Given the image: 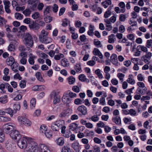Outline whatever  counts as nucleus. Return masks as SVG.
I'll return each mask as SVG.
<instances>
[{
  "label": "nucleus",
  "instance_id": "obj_5",
  "mask_svg": "<svg viewBox=\"0 0 152 152\" xmlns=\"http://www.w3.org/2000/svg\"><path fill=\"white\" fill-rule=\"evenodd\" d=\"M27 55L26 52H20L19 55V57L20 58V62L21 64L25 65L27 63L26 58Z\"/></svg>",
  "mask_w": 152,
  "mask_h": 152
},
{
  "label": "nucleus",
  "instance_id": "obj_14",
  "mask_svg": "<svg viewBox=\"0 0 152 152\" xmlns=\"http://www.w3.org/2000/svg\"><path fill=\"white\" fill-rule=\"evenodd\" d=\"M29 26L31 29L37 30L39 28V25L34 21H31L29 25Z\"/></svg>",
  "mask_w": 152,
  "mask_h": 152
},
{
  "label": "nucleus",
  "instance_id": "obj_9",
  "mask_svg": "<svg viewBox=\"0 0 152 152\" xmlns=\"http://www.w3.org/2000/svg\"><path fill=\"white\" fill-rule=\"evenodd\" d=\"M38 147L39 152H50L48 147L44 144H40L38 145Z\"/></svg>",
  "mask_w": 152,
  "mask_h": 152
},
{
  "label": "nucleus",
  "instance_id": "obj_45",
  "mask_svg": "<svg viewBox=\"0 0 152 152\" xmlns=\"http://www.w3.org/2000/svg\"><path fill=\"white\" fill-rule=\"evenodd\" d=\"M94 44L98 48L101 47L102 46V45L101 44V42L99 41L94 39Z\"/></svg>",
  "mask_w": 152,
  "mask_h": 152
},
{
  "label": "nucleus",
  "instance_id": "obj_10",
  "mask_svg": "<svg viewBox=\"0 0 152 152\" xmlns=\"http://www.w3.org/2000/svg\"><path fill=\"white\" fill-rule=\"evenodd\" d=\"M3 3L4 5L5 12L7 13H10L11 11L9 8L10 6V2L8 1L4 0L3 1Z\"/></svg>",
  "mask_w": 152,
  "mask_h": 152
},
{
  "label": "nucleus",
  "instance_id": "obj_28",
  "mask_svg": "<svg viewBox=\"0 0 152 152\" xmlns=\"http://www.w3.org/2000/svg\"><path fill=\"white\" fill-rule=\"evenodd\" d=\"M112 4L111 1L110 0H106L104 1L102 3V4L103 5L104 7L105 8H107L108 6L111 5Z\"/></svg>",
  "mask_w": 152,
  "mask_h": 152
},
{
  "label": "nucleus",
  "instance_id": "obj_56",
  "mask_svg": "<svg viewBox=\"0 0 152 152\" xmlns=\"http://www.w3.org/2000/svg\"><path fill=\"white\" fill-rule=\"evenodd\" d=\"M124 75L121 73H118L117 75V76L119 78L120 80L121 81V82L124 81L123 78L124 77Z\"/></svg>",
  "mask_w": 152,
  "mask_h": 152
},
{
  "label": "nucleus",
  "instance_id": "obj_63",
  "mask_svg": "<svg viewBox=\"0 0 152 152\" xmlns=\"http://www.w3.org/2000/svg\"><path fill=\"white\" fill-rule=\"evenodd\" d=\"M26 118L22 117V116H19L18 117V121L21 124H23L24 120H25Z\"/></svg>",
  "mask_w": 152,
  "mask_h": 152
},
{
  "label": "nucleus",
  "instance_id": "obj_8",
  "mask_svg": "<svg viewBox=\"0 0 152 152\" xmlns=\"http://www.w3.org/2000/svg\"><path fill=\"white\" fill-rule=\"evenodd\" d=\"M77 111L81 113L83 115H86L87 113V107L84 105L79 106L77 109Z\"/></svg>",
  "mask_w": 152,
  "mask_h": 152
},
{
  "label": "nucleus",
  "instance_id": "obj_1",
  "mask_svg": "<svg viewBox=\"0 0 152 152\" xmlns=\"http://www.w3.org/2000/svg\"><path fill=\"white\" fill-rule=\"evenodd\" d=\"M28 143L24 149V152H39L37 143L32 139L28 140Z\"/></svg>",
  "mask_w": 152,
  "mask_h": 152
},
{
  "label": "nucleus",
  "instance_id": "obj_26",
  "mask_svg": "<svg viewBox=\"0 0 152 152\" xmlns=\"http://www.w3.org/2000/svg\"><path fill=\"white\" fill-rule=\"evenodd\" d=\"M118 5L121 8V12L124 13L125 11V5L124 3L123 2H121L118 4Z\"/></svg>",
  "mask_w": 152,
  "mask_h": 152
},
{
  "label": "nucleus",
  "instance_id": "obj_50",
  "mask_svg": "<svg viewBox=\"0 0 152 152\" xmlns=\"http://www.w3.org/2000/svg\"><path fill=\"white\" fill-rule=\"evenodd\" d=\"M89 120L91 119L92 121L96 122L98 121L99 118L97 115H94L89 118Z\"/></svg>",
  "mask_w": 152,
  "mask_h": 152
},
{
  "label": "nucleus",
  "instance_id": "obj_47",
  "mask_svg": "<svg viewBox=\"0 0 152 152\" xmlns=\"http://www.w3.org/2000/svg\"><path fill=\"white\" fill-rule=\"evenodd\" d=\"M18 64L17 62H15V64L12 65L11 66V67L12 69L15 72H16L18 71L16 68L18 67Z\"/></svg>",
  "mask_w": 152,
  "mask_h": 152
},
{
  "label": "nucleus",
  "instance_id": "obj_12",
  "mask_svg": "<svg viewBox=\"0 0 152 152\" xmlns=\"http://www.w3.org/2000/svg\"><path fill=\"white\" fill-rule=\"evenodd\" d=\"M70 115L69 110H65L63 111L59 114V117L61 118H66Z\"/></svg>",
  "mask_w": 152,
  "mask_h": 152
},
{
  "label": "nucleus",
  "instance_id": "obj_53",
  "mask_svg": "<svg viewBox=\"0 0 152 152\" xmlns=\"http://www.w3.org/2000/svg\"><path fill=\"white\" fill-rule=\"evenodd\" d=\"M40 17V14L38 12H35L32 15V17L34 19H37Z\"/></svg>",
  "mask_w": 152,
  "mask_h": 152
},
{
  "label": "nucleus",
  "instance_id": "obj_7",
  "mask_svg": "<svg viewBox=\"0 0 152 152\" xmlns=\"http://www.w3.org/2000/svg\"><path fill=\"white\" fill-rule=\"evenodd\" d=\"M10 135L12 139L15 140L19 139L21 136L19 132L15 128L10 133Z\"/></svg>",
  "mask_w": 152,
  "mask_h": 152
},
{
  "label": "nucleus",
  "instance_id": "obj_59",
  "mask_svg": "<svg viewBox=\"0 0 152 152\" xmlns=\"http://www.w3.org/2000/svg\"><path fill=\"white\" fill-rule=\"evenodd\" d=\"M19 85L21 88H24L26 86V81L24 80H21L20 83Z\"/></svg>",
  "mask_w": 152,
  "mask_h": 152
},
{
  "label": "nucleus",
  "instance_id": "obj_11",
  "mask_svg": "<svg viewBox=\"0 0 152 152\" xmlns=\"http://www.w3.org/2000/svg\"><path fill=\"white\" fill-rule=\"evenodd\" d=\"M62 100L64 104H68L71 102L72 99L69 97L68 94H66L63 96Z\"/></svg>",
  "mask_w": 152,
  "mask_h": 152
},
{
  "label": "nucleus",
  "instance_id": "obj_25",
  "mask_svg": "<svg viewBox=\"0 0 152 152\" xmlns=\"http://www.w3.org/2000/svg\"><path fill=\"white\" fill-rule=\"evenodd\" d=\"M113 121L115 122L116 124L119 125L121 123L120 117L118 116H115L113 118Z\"/></svg>",
  "mask_w": 152,
  "mask_h": 152
},
{
  "label": "nucleus",
  "instance_id": "obj_3",
  "mask_svg": "<svg viewBox=\"0 0 152 152\" xmlns=\"http://www.w3.org/2000/svg\"><path fill=\"white\" fill-rule=\"evenodd\" d=\"M24 43L27 47H31L34 44L31 35L28 33L25 34Z\"/></svg>",
  "mask_w": 152,
  "mask_h": 152
},
{
  "label": "nucleus",
  "instance_id": "obj_27",
  "mask_svg": "<svg viewBox=\"0 0 152 152\" xmlns=\"http://www.w3.org/2000/svg\"><path fill=\"white\" fill-rule=\"evenodd\" d=\"M4 110L6 113L9 114L11 117L13 115V113H16V111H13L12 109L10 108L5 109Z\"/></svg>",
  "mask_w": 152,
  "mask_h": 152
},
{
  "label": "nucleus",
  "instance_id": "obj_29",
  "mask_svg": "<svg viewBox=\"0 0 152 152\" xmlns=\"http://www.w3.org/2000/svg\"><path fill=\"white\" fill-rule=\"evenodd\" d=\"M35 76L37 78L39 81L41 82H43L44 81V80L42 77L41 73L40 72H36L35 74Z\"/></svg>",
  "mask_w": 152,
  "mask_h": 152
},
{
  "label": "nucleus",
  "instance_id": "obj_30",
  "mask_svg": "<svg viewBox=\"0 0 152 152\" xmlns=\"http://www.w3.org/2000/svg\"><path fill=\"white\" fill-rule=\"evenodd\" d=\"M115 35L113 34H112L108 37V42L109 43H113L115 41Z\"/></svg>",
  "mask_w": 152,
  "mask_h": 152
},
{
  "label": "nucleus",
  "instance_id": "obj_6",
  "mask_svg": "<svg viewBox=\"0 0 152 152\" xmlns=\"http://www.w3.org/2000/svg\"><path fill=\"white\" fill-rule=\"evenodd\" d=\"M15 128V126L13 124H8L4 125L3 126L4 130L7 134H8L10 132H11Z\"/></svg>",
  "mask_w": 152,
  "mask_h": 152
},
{
  "label": "nucleus",
  "instance_id": "obj_20",
  "mask_svg": "<svg viewBox=\"0 0 152 152\" xmlns=\"http://www.w3.org/2000/svg\"><path fill=\"white\" fill-rule=\"evenodd\" d=\"M53 96V102L54 104H56L60 100L59 96L58 94L56 93H55L54 94L51 95V98H52V96Z\"/></svg>",
  "mask_w": 152,
  "mask_h": 152
},
{
  "label": "nucleus",
  "instance_id": "obj_57",
  "mask_svg": "<svg viewBox=\"0 0 152 152\" xmlns=\"http://www.w3.org/2000/svg\"><path fill=\"white\" fill-rule=\"evenodd\" d=\"M7 21L4 18L0 16V26H2L4 24H5Z\"/></svg>",
  "mask_w": 152,
  "mask_h": 152
},
{
  "label": "nucleus",
  "instance_id": "obj_60",
  "mask_svg": "<svg viewBox=\"0 0 152 152\" xmlns=\"http://www.w3.org/2000/svg\"><path fill=\"white\" fill-rule=\"evenodd\" d=\"M145 55L143 56V58L146 57V58L150 59L152 56V53L150 52H146Z\"/></svg>",
  "mask_w": 152,
  "mask_h": 152
},
{
  "label": "nucleus",
  "instance_id": "obj_34",
  "mask_svg": "<svg viewBox=\"0 0 152 152\" xmlns=\"http://www.w3.org/2000/svg\"><path fill=\"white\" fill-rule=\"evenodd\" d=\"M127 82L130 84H134L135 83V81L133 79V76L132 75H129V78L127 80Z\"/></svg>",
  "mask_w": 152,
  "mask_h": 152
},
{
  "label": "nucleus",
  "instance_id": "obj_23",
  "mask_svg": "<svg viewBox=\"0 0 152 152\" xmlns=\"http://www.w3.org/2000/svg\"><path fill=\"white\" fill-rule=\"evenodd\" d=\"M147 90V88H145V89L144 88H138L136 90V93L137 94L143 95L145 93Z\"/></svg>",
  "mask_w": 152,
  "mask_h": 152
},
{
  "label": "nucleus",
  "instance_id": "obj_22",
  "mask_svg": "<svg viewBox=\"0 0 152 152\" xmlns=\"http://www.w3.org/2000/svg\"><path fill=\"white\" fill-rule=\"evenodd\" d=\"M56 142L58 145L62 146L64 144V139L63 137H60L56 140Z\"/></svg>",
  "mask_w": 152,
  "mask_h": 152
},
{
  "label": "nucleus",
  "instance_id": "obj_54",
  "mask_svg": "<svg viewBox=\"0 0 152 152\" xmlns=\"http://www.w3.org/2000/svg\"><path fill=\"white\" fill-rule=\"evenodd\" d=\"M13 107L14 109L13 111H16V110H19L20 109V106L18 103L15 104L13 105Z\"/></svg>",
  "mask_w": 152,
  "mask_h": 152
},
{
  "label": "nucleus",
  "instance_id": "obj_49",
  "mask_svg": "<svg viewBox=\"0 0 152 152\" xmlns=\"http://www.w3.org/2000/svg\"><path fill=\"white\" fill-rule=\"evenodd\" d=\"M23 13L26 16H29L31 13L30 10L29 9H26L23 12Z\"/></svg>",
  "mask_w": 152,
  "mask_h": 152
},
{
  "label": "nucleus",
  "instance_id": "obj_40",
  "mask_svg": "<svg viewBox=\"0 0 152 152\" xmlns=\"http://www.w3.org/2000/svg\"><path fill=\"white\" fill-rule=\"evenodd\" d=\"M46 137L48 138L52 137V131L50 130H47L45 133Z\"/></svg>",
  "mask_w": 152,
  "mask_h": 152
},
{
  "label": "nucleus",
  "instance_id": "obj_55",
  "mask_svg": "<svg viewBox=\"0 0 152 152\" xmlns=\"http://www.w3.org/2000/svg\"><path fill=\"white\" fill-rule=\"evenodd\" d=\"M51 8H52V10L54 12L56 13L58 11V7L56 4H54Z\"/></svg>",
  "mask_w": 152,
  "mask_h": 152
},
{
  "label": "nucleus",
  "instance_id": "obj_44",
  "mask_svg": "<svg viewBox=\"0 0 152 152\" xmlns=\"http://www.w3.org/2000/svg\"><path fill=\"white\" fill-rule=\"evenodd\" d=\"M10 120V118L8 117L0 116V121H8Z\"/></svg>",
  "mask_w": 152,
  "mask_h": 152
},
{
  "label": "nucleus",
  "instance_id": "obj_13",
  "mask_svg": "<svg viewBox=\"0 0 152 152\" xmlns=\"http://www.w3.org/2000/svg\"><path fill=\"white\" fill-rule=\"evenodd\" d=\"M12 144L11 142H7L6 143V147L7 149L11 152H13L15 149L14 146L12 145Z\"/></svg>",
  "mask_w": 152,
  "mask_h": 152
},
{
  "label": "nucleus",
  "instance_id": "obj_51",
  "mask_svg": "<svg viewBox=\"0 0 152 152\" xmlns=\"http://www.w3.org/2000/svg\"><path fill=\"white\" fill-rule=\"evenodd\" d=\"M95 72L99 78L100 79L102 78L103 76L101 73L100 70L99 69H96L95 71Z\"/></svg>",
  "mask_w": 152,
  "mask_h": 152
},
{
  "label": "nucleus",
  "instance_id": "obj_15",
  "mask_svg": "<svg viewBox=\"0 0 152 152\" xmlns=\"http://www.w3.org/2000/svg\"><path fill=\"white\" fill-rule=\"evenodd\" d=\"M16 62H15V59L12 56H10L8 58L6 61L7 64L9 66L12 65L14 64Z\"/></svg>",
  "mask_w": 152,
  "mask_h": 152
},
{
  "label": "nucleus",
  "instance_id": "obj_16",
  "mask_svg": "<svg viewBox=\"0 0 152 152\" xmlns=\"http://www.w3.org/2000/svg\"><path fill=\"white\" fill-rule=\"evenodd\" d=\"M29 4H31V6L30 8L33 10H34L37 6V0H29L28 1Z\"/></svg>",
  "mask_w": 152,
  "mask_h": 152
},
{
  "label": "nucleus",
  "instance_id": "obj_39",
  "mask_svg": "<svg viewBox=\"0 0 152 152\" xmlns=\"http://www.w3.org/2000/svg\"><path fill=\"white\" fill-rule=\"evenodd\" d=\"M75 69L77 72L81 71V68L80 63L77 64L75 67Z\"/></svg>",
  "mask_w": 152,
  "mask_h": 152
},
{
  "label": "nucleus",
  "instance_id": "obj_62",
  "mask_svg": "<svg viewBox=\"0 0 152 152\" xmlns=\"http://www.w3.org/2000/svg\"><path fill=\"white\" fill-rule=\"evenodd\" d=\"M152 45V40L150 39L147 40L146 46L148 48H149Z\"/></svg>",
  "mask_w": 152,
  "mask_h": 152
},
{
  "label": "nucleus",
  "instance_id": "obj_58",
  "mask_svg": "<svg viewBox=\"0 0 152 152\" xmlns=\"http://www.w3.org/2000/svg\"><path fill=\"white\" fill-rule=\"evenodd\" d=\"M139 47L140 50L142 52L146 53L148 51L147 47L144 46L139 45L138 47Z\"/></svg>",
  "mask_w": 152,
  "mask_h": 152
},
{
  "label": "nucleus",
  "instance_id": "obj_19",
  "mask_svg": "<svg viewBox=\"0 0 152 152\" xmlns=\"http://www.w3.org/2000/svg\"><path fill=\"white\" fill-rule=\"evenodd\" d=\"M104 21L106 23L105 24L106 28V30L108 31H110L112 29V27L111 26V24L110 21L108 19H104Z\"/></svg>",
  "mask_w": 152,
  "mask_h": 152
},
{
  "label": "nucleus",
  "instance_id": "obj_32",
  "mask_svg": "<svg viewBox=\"0 0 152 152\" xmlns=\"http://www.w3.org/2000/svg\"><path fill=\"white\" fill-rule=\"evenodd\" d=\"M78 125L75 123L70 124L69 126V129L72 131H75L77 128Z\"/></svg>",
  "mask_w": 152,
  "mask_h": 152
},
{
  "label": "nucleus",
  "instance_id": "obj_41",
  "mask_svg": "<svg viewBox=\"0 0 152 152\" xmlns=\"http://www.w3.org/2000/svg\"><path fill=\"white\" fill-rule=\"evenodd\" d=\"M67 79L70 85L73 84L75 81V78L72 76H70Z\"/></svg>",
  "mask_w": 152,
  "mask_h": 152
},
{
  "label": "nucleus",
  "instance_id": "obj_36",
  "mask_svg": "<svg viewBox=\"0 0 152 152\" xmlns=\"http://www.w3.org/2000/svg\"><path fill=\"white\" fill-rule=\"evenodd\" d=\"M7 95L1 97L0 98V102L3 104L7 103Z\"/></svg>",
  "mask_w": 152,
  "mask_h": 152
},
{
  "label": "nucleus",
  "instance_id": "obj_43",
  "mask_svg": "<svg viewBox=\"0 0 152 152\" xmlns=\"http://www.w3.org/2000/svg\"><path fill=\"white\" fill-rule=\"evenodd\" d=\"M5 138V135L2 131L0 129V142L3 141Z\"/></svg>",
  "mask_w": 152,
  "mask_h": 152
},
{
  "label": "nucleus",
  "instance_id": "obj_46",
  "mask_svg": "<svg viewBox=\"0 0 152 152\" xmlns=\"http://www.w3.org/2000/svg\"><path fill=\"white\" fill-rule=\"evenodd\" d=\"M84 102L83 100L79 98L76 99L74 100V103L76 105L81 104Z\"/></svg>",
  "mask_w": 152,
  "mask_h": 152
},
{
  "label": "nucleus",
  "instance_id": "obj_38",
  "mask_svg": "<svg viewBox=\"0 0 152 152\" xmlns=\"http://www.w3.org/2000/svg\"><path fill=\"white\" fill-rule=\"evenodd\" d=\"M30 107L31 109H33L35 107L36 103V99L34 98L31 99L30 101Z\"/></svg>",
  "mask_w": 152,
  "mask_h": 152
},
{
  "label": "nucleus",
  "instance_id": "obj_31",
  "mask_svg": "<svg viewBox=\"0 0 152 152\" xmlns=\"http://www.w3.org/2000/svg\"><path fill=\"white\" fill-rule=\"evenodd\" d=\"M51 8V7L50 6H47L45 7V9L44 10V16L48 15L49 14L50 11V10Z\"/></svg>",
  "mask_w": 152,
  "mask_h": 152
},
{
  "label": "nucleus",
  "instance_id": "obj_52",
  "mask_svg": "<svg viewBox=\"0 0 152 152\" xmlns=\"http://www.w3.org/2000/svg\"><path fill=\"white\" fill-rule=\"evenodd\" d=\"M45 18H44L45 21L46 23H50L52 20V18L50 16L48 15L44 16Z\"/></svg>",
  "mask_w": 152,
  "mask_h": 152
},
{
  "label": "nucleus",
  "instance_id": "obj_33",
  "mask_svg": "<svg viewBox=\"0 0 152 152\" xmlns=\"http://www.w3.org/2000/svg\"><path fill=\"white\" fill-rule=\"evenodd\" d=\"M61 65L64 67H67L69 65V64L68 63L67 60L65 59L61 60Z\"/></svg>",
  "mask_w": 152,
  "mask_h": 152
},
{
  "label": "nucleus",
  "instance_id": "obj_42",
  "mask_svg": "<svg viewBox=\"0 0 152 152\" xmlns=\"http://www.w3.org/2000/svg\"><path fill=\"white\" fill-rule=\"evenodd\" d=\"M47 130V127L44 125H42L40 127V131L41 133H44Z\"/></svg>",
  "mask_w": 152,
  "mask_h": 152
},
{
  "label": "nucleus",
  "instance_id": "obj_48",
  "mask_svg": "<svg viewBox=\"0 0 152 152\" xmlns=\"http://www.w3.org/2000/svg\"><path fill=\"white\" fill-rule=\"evenodd\" d=\"M64 55L62 53H59L58 55L55 56L54 58L56 60H59L61 58H63Z\"/></svg>",
  "mask_w": 152,
  "mask_h": 152
},
{
  "label": "nucleus",
  "instance_id": "obj_2",
  "mask_svg": "<svg viewBox=\"0 0 152 152\" xmlns=\"http://www.w3.org/2000/svg\"><path fill=\"white\" fill-rule=\"evenodd\" d=\"M48 32L45 30H42L39 35V41L42 43L48 44L51 42L52 39L48 37Z\"/></svg>",
  "mask_w": 152,
  "mask_h": 152
},
{
  "label": "nucleus",
  "instance_id": "obj_21",
  "mask_svg": "<svg viewBox=\"0 0 152 152\" xmlns=\"http://www.w3.org/2000/svg\"><path fill=\"white\" fill-rule=\"evenodd\" d=\"M93 53L94 55L98 56L100 59L103 58V55L98 49L94 48Z\"/></svg>",
  "mask_w": 152,
  "mask_h": 152
},
{
  "label": "nucleus",
  "instance_id": "obj_61",
  "mask_svg": "<svg viewBox=\"0 0 152 152\" xmlns=\"http://www.w3.org/2000/svg\"><path fill=\"white\" fill-rule=\"evenodd\" d=\"M6 83L5 84L2 83L0 85V89L3 93L5 92V91H4V89L6 87L7 88Z\"/></svg>",
  "mask_w": 152,
  "mask_h": 152
},
{
  "label": "nucleus",
  "instance_id": "obj_17",
  "mask_svg": "<svg viewBox=\"0 0 152 152\" xmlns=\"http://www.w3.org/2000/svg\"><path fill=\"white\" fill-rule=\"evenodd\" d=\"M110 60L113 64L114 65H117L118 64V60L117 56L115 54H113L111 56Z\"/></svg>",
  "mask_w": 152,
  "mask_h": 152
},
{
  "label": "nucleus",
  "instance_id": "obj_4",
  "mask_svg": "<svg viewBox=\"0 0 152 152\" xmlns=\"http://www.w3.org/2000/svg\"><path fill=\"white\" fill-rule=\"evenodd\" d=\"M31 139L30 138L23 137L21 139H18L17 144L19 147L21 148H26L28 143V140Z\"/></svg>",
  "mask_w": 152,
  "mask_h": 152
},
{
  "label": "nucleus",
  "instance_id": "obj_37",
  "mask_svg": "<svg viewBox=\"0 0 152 152\" xmlns=\"http://www.w3.org/2000/svg\"><path fill=\"white\" fill-rule=\"evenodd\" d=\"M15 17L17 20H21L23 18V15L17 12L15 14Z\"/></svg>",
  "mask_w": 152,
  "mask_h": 152
},
{
  "label": "nucleus",
  "instance_id": "obj_64",
  "mask_svg": "<svg viewBox=\"0 0 152 152\" xmlns=\"http://www.w3.org/2000/svg\"><path fill=\"white\" fill-rule=\"evenodd\" d=\"M111 14V12L109 10H107L106 11L104 15V17L105 18H107L109 17Z\"/></svg>",
  "mask_w": 152,
  "mask_h": 152
},
{
  "label": "nucleus",
  "instance_id": "obj_18",
  "mask_svg": "<svg viewBox=\"0 0 152 152\" xmlns=\"http://www.w3.org/2000/svg\"><path fill=\"white\" fill-rule=\"evenodd\" d=\"M72 147L76 152H79L80 150L79 143L77 141L73 143L72 145Z\"/></svg>",
  "mask_w": 152,
  "mask_h": 152
},
{
  "label": "nucleus",
  "instance_id": "obj_35",
  "mask_svg": "<svg viewBox=\"0 0 152 152\" xmlns=\"http://www.w3.org/2000/svg\"><path fill=\"white\" fill-rule=\"evenodd\" d=\"M30 55L31 56L28 59V62L30 64L33 65L34 63V59L35 58V56H32L31 54Z\"/></svg>",
  "mask_w": 152,
  "mask_h": 152
},
{
  "label": "nucleus",
  "instance_id": "obj_24",
  "mask_svg": "<svg viewBox=\"0 0 152 152\" xmlns=\"http://www.w3.org/2000/svg\"><path fill=\"white\" fill-rule=\"evenodd\" d=\"M94 26L92 25H90L89 27V30L88 31V34L90 36H92L94 34Z\"/></svg>",
  "mask_w": 152,
  "mask_h": 152
}]
</instances>
